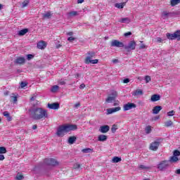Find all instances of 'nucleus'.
<instances>
[{
    "instance_id": "f257e3e1",
    "label": "nucleus",
    "mask_w": 180,
    "mask_h": 180,
    "mask_svg": "<svg viewBox=\"0 0 180 180\" xmlns=\"http://www.w3.org/2000/svg\"><path fill=\"white\" fill-rule=\"evenodd\" d=\"M28 113L31 119H34V120H40L49 117L47 110L41 108H31L28 110Z\"/></svg>"
},
{
    "instance_id": "f03ea898",
    "label": "nucleus",
    "mask_w": 180,
    "mask_h": 180,
    "mask_svg": "<svg viewBox=\"0 0 180 180\" xmlns=\"http://www.w3.org/2000/svg\"><path fill=\"white\" fill-rule=\"evenodd\" d=\"M77 127L75 124H68V125H60L57 129L56 135L58 137H64L65 133L71 131L72 130H77Z\"/></svg>"
},
{
    "instance_id": "7ed1b4c3",
    "label": "nucleus",
    "mask_w": 180,
    "mask_h": 180,
    "mask_svg": "<svg viewBox=\"0 0 180 180\" xmlns=\"http://www.w3.org/2000/svg\"><path fill=\"white\" fill-rule=\"evenodd\" d=\"M96 56V53L94 51L87 52V56L86 57V58L84 60L85 64H98V63H99V60L92 59Z\"/></svg>"
},
{
    "instance_id": "20e7f679",
    "label": "nucleus",
    "mask_w": 180,
    "mask_h": 180,
    "mask_svg": "<svg viewBox=\"0 0 180 180\" xmlns=\"http://www.w3.org/2000/svg\"><path fill=\"white\" fill-rule=\"evenodd\" d=\"M160 143H162V139L159 138L156 139L154 142L150 143V150H152V151H157L158 150V147H160Z\"/></svg>"
},
{
    "instance_id": "39448f33",
    "label": "nucleus",
    "mask_w": 180,
    "mask_h": 180,
    "mask_svg": "<svg viewBox=\"0 0 180 180\" xmlns=\"http://www.w3.org/2000/svg\"><path fill=\"white\" fill-rule=\"evenodd\" d=\"M168 167H169V161L162 160L158 165V169L159 171H165V169H168Z\"/></svg>"
},
{
    "instance_id": "423d86ee",
    "label": "nucleus",
    "mask_w": 180,
    "mask_h": 180,
    "mask_svg": "<svg viewBox=\"0 0 180 180\" xmlns=\"http://www.w3.org/2000/svg\"><path fill=\"white\" fill-rule=\"evenodd\" d=\"M166 36L169 40H175V39H177L178 41H180V30H177L173 34L167 33Z\"/></svg>"
},
{
    "instance_id": "0eeeda50",
    "label": "nucleus",
    "mask_w": 180,
    "mask_h": 180,
    "mask_svg": "<svg viewBox=\"0 0 180 180\" xmlns=\"http://www.w3.org/2000/svg\"><path fill=\"white\" fill-rule=\"evenodd\" d=\"M137 44L134 41H130L128 45H124V48L127 51H131V50H136Z\"/></svg>"
},
{
    "instance_id": "6e6552de",
    "label": "nucleus",
    "mask_w": 180,
    "mask_h": 180,
    "mask_svg": "<svg viewBox=\"0 0 180 180\" xmlns=\"http://www.w3.org/2000/svg\"><path fill=\"white\" fill-rule=\"evenodd\" d=\"M111 47H124V44L117 39H113L110 42Z\"/></svg>"
},
{
    "instance_id": "1a4fd4ad",
    "label": "nucleus",
    "mask_w": 180,
    "mask_h": 180,
    "mask_svg": "<svg viewBox=\"0 0 180 180\" xmlns=\"http://www.w3.org/2000/svg\"><path fill=\"white\" fill-rule=\"evenodd\" d=\"M177 13L173 12V13H169L168 11H163L162 13V19H168L169 18H172V16H176Z\"/></svg>"
},
{
    "instance_id": "9d476101",
    "label": "nucleus",
    "mask_w": 180,
    "mask_h": 180,
    "mask_svg": "<svg viewBox=\"0 0 180 180\" xmlns=\"http://www.w3.org/2000/svg\"><path fill=\"white\" fill-rule=\"evenodd\" d=\"M44 164H45V165H58V162H57V160H56V159H45L44 161Z\"/></svg>"
},
{
    "instance_id": "9b49d317",
    "label": "nucleus",
    "mask_w": 180,
    "mask_h": 180,
    "mask_svg": "<svg viewBox=\"0 0 180 180\" xmlns=\"http://www.w3.org/2000/svg\"><path fill=\"white\" fill-rule=\"evenodd\" d=\"M135 108H137V105L133 103H127V104L124 105L123 110H130L131 109H135Z\"/></svg>"
},
{
    "instance_id": "f8f14e48",
    "label": "nucleus",
    "mask_w": 180,
    "mask_h": 180,
    "mask_svg": "<svg viewBox=\"0 0 180 180\" xmlns=\"http://www.w3.org/2000/svg\"><path fill=\"white\" fill-rule=\"evenodd\" d=\"M48 108L49 109H53V110L60 109V103H48Z\"/></svg>"
},
{
    "instance_id": "ddd939ff",
    "label": "nucleus",
    "mask_w": 180,
    "mask_h": 180,
    "mask_svg": "<svg viewBox=\"0 0 180 180\" xmlns=\"http://www.w3.org/2000/svg\"><path fill=\"white\" fill-rule=\"evenodd\" d=\"M122 109L120 107H115L112 108L107 109V115H112V113H115V112H119Z\"/></svg>"
},
{
    "instance_id": "4468645a",
    "label": "nucleus",
    "mask_w": 180,
    "mask_h": 180,
    "mask_svg": "<svg viewBox=\"0 0 180 180\" xmlns=\"http://www.w3.org/2000/svg\"><path fill=\"white\" fill-rule=\"evenodd\" d=\"M47 47V44L44 41H41L37 43V49L40 50H44V49Z\"/></svg>"
},
{
    "instance_id": "2eb2a0df",
    "label": "nucleus",
    "mask_w": 180,
    "mask_h": 180,
    "mask_svg": "<svg viewBox=\"0 0 180 180\" xmlns=\"http://www.w3.org/2000/svg\"><path fill=\"white\" fill-rule=\"evenodd\" d=\"M110 129L109 125H103L100 127L99 131H101V133H108Z\"/></svg>"
},
{
    "instance_id": "dca6fc26",
    "label": "nucleus",
    "mask_w": 180,
    "mask_h": 180,
    "mask_svg": "<svg viewBox=\"0 0 180 180\" xmlns=\"http://www.w3.org/2000/svg\"><path fill=\"white\" fill-rule=\"evenodd\" d=\"M162 107L160 105H156L153 109V115H158L160 113V111L162 110Z\"/></svg>"
},
{
    "instance_id": "f3484780",
    "label": "nucleus",
    "mask_w": 180,
    "mask_h": 180,
    "mask_svg": "<svg viewBox=\"0 0 180 180\" xmlns=\"http://www.w3.org/2000/svg\"><path fill=\"white\" fill-rule=\"evenodd\" d=\"M144 93L143 92V90L138 89L136 91L132 92V96H140L143 95Z\"/></svg>"
},
{
    "instance_id": "a211bd4d",
    "label": "nucleus",
    "mask_w": 180,
    "mask_h": 180,
    "mask_svg": "<svg viewBox=\"0 0 180 180\" xmlns=\"http://www.w3.org/2000/svg\"><path fill=\"white\" fill-rule=\"evenodd\" d=\"M25 62H26V59H25L24 57L17 58L16 60H15V64H25Z\"/></svg>"
},
{
    "instance_id": "6ab92c4d",
    "label": "nucleus",
    "mask_w": 180,
    "mask_h": 180,
    "mask_svg": "<svg viewBox=\"0 0 180 180\" xmlns=\"http://www.w3.org/2000/svg\"><path fill=\"white\" fill-rule=\"evenodd\" d=\"M160 99H161V96H160V94H153L150 98V101L152 102H157L158 101H160Z\"/></svg>"
},
{
    "instance_id": "aec40b11",
    "label": "nucleus",
    "mask_w": 180,
    "mask_h": 180,
    "mask_svg": "<svg viewBox=\"0 0 180 180\" xmlns=\"http://www.w3.org/2000/svg\"><path fill=\"white\" fill-rule=\"evenodd\" d=\"M118 22H120V23H130L131 20H130V18L127 17L120 19Z\"/></svg>"
},
{
    "instance_id": "412c9836",
    "label": "nucleus",
    "mask_w": 180,
    "mask_h": 180,
    "mask_svg": "<svg viewBox=\"0 0 180 180\" xmlns=\"http://www.w3.org/2000/svg\"><path fill=\"white\" fill-rule=\"evenodd\" d=\"M11 99V101L13 102V103H16L18 102V94H12Z\"/></svg>"
},
{
    "instance_id": "4be33fe9",
    "label": "nucleus",
    "mask_w": 180,
    "mask_h": 180,
    "mask_svg": "<svg viewBox=\"0 0 180 180\" xmlns=\"http://www.w3.org/2000/svg\"><path fill=\"white\" fill-rule=\"evenodd\" d=\"M98 140V141H106V140H108V136L103 134L99 135Z\"/></svg>"
},
{
    "instance_id": "5701e85b",
    "label": "nucleus",
    "mask_w": 180,
    "mask_h": 180,
    "mask_svg": "<svg viewBox=\"0 0 180 180\" xmlns=\"http://www.w3.org/2000/svg\"><path fill=\"white\" fill-rule=\"evenodd\" d=\"M75 141H77V137H75V136H70L68 139V143L69 144H74V143H75Z\"/></svg>"
},
{
    "instance_id": "b1692460",
    "label": "nucleus",
    "mask_w": 180,
    "mask_h": 180,
    "mask_svg": "<svg viewBox=\"0 0 180 180\" xmlns=\"http://www.w3.org/2000/svg\"><path fill=\"white\" fill-rule=\"evenodd\" d=\"M4 116H5L6 117H7V120L8 122H11L12 120V117H11V115L9 114V112L8 111H4L3 112Z\"/></svg>"
},
{
    "instance_id": "393cba45",
    "label": "nucleus",
    "mask_w": 180,
    "mask_h": 180,
    "mask_svg": "<svg viewBox=\"0 0 180 180\" xmlns=\"http://www.w3.org/2000/svg\"><path fill=\"white\" fill-rule=\"evenodd\" d=\"M168 161L169 162H177V161H179V159L177 156L174 155L172 156Z\"/></svg>"
},
{
    "instance_id": "a878e982",
    "label": "nucleus",
    "mask_w": 180,
    "mask_h": 180,
    "mask_svg": "<svg viewBox=\"0 0 180 180\" xmlns=\"http://www.w3.org/2000/svg\"><path fill=\"white\" fill-rule=\"evenodd\" d=\"M27 32H29L28 29L21 30L18 32V36H25V34H26V33H27Z\"/></svg>"
},
{
    "instance_id": "bb28decb",
    "label": "nucleus",
    "mask_w": 180,
    "mask_h": 180,
    "mask_svg": "<svg viewBox=\"0 0 180 180\" xmlns=\"http://www.w3.org/2000/svg\"><path fill=\"white\" fill-rule=\"evenodd\" d=\"M120 161H122V158H119L117 156H115L112 160V162H113L114 164L120 162Z\"/></svg>"
},
{
    "instance_id": "cd10ccee",
    "label": "nucleus",
    "mask_w": 180,
    "mask_h": 180,
    "mask_svg": "<svg viewBox=\"0 0 180 180\" xmlns=\"http://www.w3.org/2000/svg\"><path fill=\"white\" fill-rule=\"evenodd\" d=\"M59 89L60 87L58 85H54L51 88V92H52L53 94H56V92H57Z\"/></svg>"
},
{
    "instance_id": "c85d7f7f",
    "label": "nucleus",
    "mask_w": 180,
    "mask_h": 180,
    "mask_svg": "<svg viewBox=\"0 0 180 180\" xmlns=\"http://www.w3.org/2000/svg\"><path fill=\"white\" fill-rule=\"evenodd\" d=\"M51 18V12L47 11L46 13L43 14L44 19H50Z\"/></svg>"
},
{
    "instance_id": "c756f323",
    "label": "nucleus",
    "mask_w": 180,
    "mask_h": 180,
    "mask_svg": "<svg viewBox=\"0 0 180 180\" xmlns=\"http://www.w3.org/2000/svg\"><path fill=\"white\" fill-rule=\"evenodd\" d=\"M78 15V12L73 11L68 13V18H72L74 16H77Z\"/></svg>"
},
{
    "instance_id": "7c9ffc66",
    "label": "nucleus",
    "mask_w": 180,
    "mask_h": 180,
    "mask_svg": "<svg viewBox=\"0 0 180 180\" xmlns=\"http://www.w3.org/2000/svg\"><path fill=\"white\" fill-rule=\"evenodd\" d=\"M115 6L118 9H123L124 8V3H117L115 4Z\"/></svg>"
},
{
    "instance_id": "2f4dec72",
    "label": "nucleus",
    "mask_w": 180,
    "mask_h": 180,
    "mask_svg": "<svg viewBox=\"0 0 180 180\" xmlns=\"http://www.w3.org/2000/svg\"><path fill=\"white\" fill-rule=\"evenodd\" d=\"M115 99H116L115 97H112V96H108L105 99V102H107V103H110L113 102V101H115Z\"/></svg>"
},
{
    "instance_id": "473e14b6",
    "label": "nucleus",
    "mask_w": 180,
    "mask_h": 180,
    "mask_svg": "<svg viewBox=\"0 0 180 180\" xmlns=\"http://www.w3.org/2000/svg\"><path fill=\"white\" fill-rule=\"evenodd\" d=\"M178 4H180V0H171L172 6H175L176 5H178Z\"/></svg>"
},
{
    "instance_id": "72a5a7b5",
    "label": "nucleus",
    "mask_w": 180,
    "mask_h": 180,
    "mask_svg": "<svg viewBox=\"0 0 180 180\" xmlns=\"http://www.w3.org/2000/svg\"><path fill=\"white\" fill-rule=\"evenodd\" d=\"M7 150L6 148L4 146H0V154H6Z\"/></svg>"
},
{
    "instance_id": "f704fd0d",
    "label": "nucleus",
    "mask_w": 180,
    "mask_h": 180,
    "mask_svg": "<svg viewBox=\"0 0 180 180\" xmlns=\"http://www.w3.org/2000/svg\"><path fill=\"white\" fill-rule=\"evenodd\" d=\"M139 169H151V167L141 165H139Z\"/></svg>"
},
{
    "instance_id": "c9c22d12",
    "label": "nucleus",
    "mask_w": 180,
    "mask_h": 180,
    "mask_svg": "<svg viewBox=\"0 0 180 180\" xmlns=\"http://www.w3.org/2000/svg\"><path fill=\"white\" fill-rule=\"evenodd\" d=\"M146 134H150L151 133V126H147L145 129Z\"/></svg>"
},
{
    "instance_id": "e433bc0d",
    "label": "nucleus",
    "mask_w": 180,
    "mask_h": 180,
    "mask_svg": "<svg viewBox=\"0 0 180 180\" xmlns=\"http://www.w3.org/2000/svg\"><path fill=\"white\" fill-rule=\"evenodd\" d=\"M173 123L172 121L168 120L167 122H165V127H170V126H172Z\"/></svg>"
},
{
    "instance_id": "4c0bfd02",
    "label": "nucleus",
    "mask_w": 180,
    "mask_h": 180,
    "mask_svg": "<svg viewBox=\"0 0 180 180\" xmlns=\"http://www.w3.org/2000/svg\"><path fill=\"white\" fill-rule=\"evenodd\" d=\"M30 2V1L29 0H25V1L22 2V8H26V6H27V5H29Z\"/></svg>"
},
{
    "instance_id": "58836bf2",
    "label": "nucleus",
    "mask_w": 180,
    "mask_h": 180,
    "mask_svg": "<svg viewBox=\"0 0 180 180\" xmlns=\"http://www.w3.org/2000/svg\"><path fill=\"white\" fill-rule=\"evenodd\" d=\"M117 130V125L113 124L111 128L112 133H116V131Z\"/></svg>"
},
{
    "instance_id": "ea45409f",
    "label": "nucleus",
    "mask_w": 180,
    "mask_h": 180,
    "mask_svg": "<svg viewBox=\"0 0 180 180\" xmlns=\"http://www.w3.org/2000/svg\"><path fill=\"white\" fill-rule=\"evenodd\" d=\"M92 150L89 148H86L84 149H82V153H84V154H88V153H89L90 151H91Z\"/></svg>"
},
{
    "instance_id": "a19ab883",
    "label": "nucleus",
    "mask_w": 180,
    "mask_h": 180,
    "mask_svg": "<svg viewBox=\"0 0 180 180\" xmlns=\"http://www.w3.org/2000/svg\"><path fill=\"white\" fill-rule=\"evenodd\" d=\"M173 155H174L175 157H179L180 155V151L178 150H176L174 151Z\"/></svg>"
},
{
    "instance_id": "79ce46f5",
    "label": "nucleus",
    "mask_w": 180,
    "mask_h": 180,
    "mask_svg": "<svg viewBox=\"0 0 180 180\" xmlns=\"http://www.w3.org/2000/svg\"><path fill=\"white\" fill-rule=\"evenodd\" d=\"M145 81H146V84H148V82H150V81H151V77L150 76H146Z\"/></svg>"
},
{
    "instance_id": "37998d69",
    "label": "nucleus",
    "mask_w": 180,
    "mask_h": 180,
    "mask_svg": "<svg viewBox=\"0 0 180 180\" xmlns=\"http://www.w3.org/2000/svg\"><path fill=\"white\" fill-rule=\"evenodd\" d=\"M20 85L21 88H25V86H27V82H22Z\"/></svg>"
},
{
    "instance_id": "c03bdc74",
    "label": "nucleus",
    "mask_w": 180,
    "mask_h": 180,
    "mask_svg": "<svg viewBox=\"0 0 180 180\" xmlns=\"http://www.w3.org/2000/svg\"><path fill=\"white\" fill-rule=\"evenodd\" d=\"M34 58V56L32 54L27 55V60H32V58Z\"/></svg>"
},
{
    "instance_id": "a18cd8bd",
    "label": "nucleus",
    "mask_w": 180,
    "mask_h": 180,
    "mask_svg": "<svg viewBox=\"0 0 180 180\" xmlns=\"http://www.w3.org/2000/svg\"><path fill=\"white\" fill-rule=\"evenodd\" d=\"M15 179H17V180H22V179H23V175H22V174L17 175L15 176Z\"/></svg>"
},
{
    "instance_id": "49530a36",
    "label": "nucleus",
    "mask_w": 180,
    "mask_h": 180,
    "mask_svg": "<svg viewBox=\"0 0 180 180\" xmlns=\"http://www.w3.org/2000/svg\"><path fill=\"white\" fill-rule=\"evenodd\" d=\"M174 115H175V111L174 110H172L167 112V115L168 116H174Z\"/></svg>"
},
{
    "instance_id": "de8ad7c7",
    "label": "nucleus",
    "mask_w": 180,
    "mask_h": 180,
    "mask_svg": "<svg viewBox=\"0 0 180 180\" xmlns=\"http://www.w3.org/2000/svg\"><path fill=\"white\" fill-rule=\"evenodd\" d=\"M111 96H112V98H115L116 99V96H117V91H112L111 93Z\"/></svg>"
},
{
    "instance_id": "09e8293b",
    "label": "nucleus",
    "mask_w": 180,
    "mask_h": 180,
    "mask_svg": "<svg viewBox=\"0 0 180 180\" xmlns=\"http://www.w3.org/2000/svg\"><path fill=\"white\" fill-rule=\"evenodd\" d=\"M80 167H81V165H79V163H76L74 165L75 169H79V168H80Z\"/></svg>"
},
{
    "instance_id": "8fccbe9b",
    "label": "nucleus",
    "mask_w": 180,
    "mask_h": 180,
    "mask_svg": "<svg viewBox=\"0 0 180 180\" xmlns=\"http://www.w3.org/2000/svg\"><path fill=\"white\" fill-rule=\"evenodd\" d=\"M79 106H81V103L79 102L77 103L76 104H75L74 108L75 109H78V108H79Z\"/></svg>"
},
{
    "instance_id": "3c124183",
    "label": "nucleus",
    "mask_w": 180,
    "mask_h": 180,
    "mask_svg": "<svg viewBox=\"0 0 180 180\" xmlns=\"http://www.w3.org/2000/svg\"><path fill=\"white\" fill-rule=\"evenodd\" d=\"M68 41H70V43H72V41H74V40H75V38L73 37H70L68 38Z\"/></svg>"
},
{
    "instance_id": "603ef678",
    "label": "nucleus",
    "mask_w": 180,
    "mask_h": 180,
    "mask_svg": "<svg viewBox=\"0 0 180 180\" xmlns=\"http://www.w3.org/2000/svg\"><path fill=\"white\" fill-rule=\"evenodd\" d=\"M125 37H129V36H131V32H128L124 34Z\"/></svg>"
},
{
    "instance_id": "864d4df0",
    "label": "nucleus",
    "mask_w": 180,
    "mask_h": 180,
    "mask_svg": "<svg viewBox=\"0 0 180 180\" xmlns=\"http://www.w3.org/2000/svg\"><path fill=\"white\" fill-rule=\"evenodd\" d=\"M124 84H129L130 82V79L127 78L123 80Z\"/></svg>"
},
{
    "instance_id": "5fc2aeb1",
    "label": "nucleus",
    "mask_w": 180,
    "mask_h": 180,
    "mask_svg": "<svg viewBox=\"0 0 180 180\" xmlns=\"http://www.w3.org/2000/svg\"><path fill=\"white\" fill-rule=\"evenodd\" d=\"M58 84L60 85H65V82L64 80L61 79V80L59 81Z\"/></svg>"
},
{
    "instance_id": "6e6d98bb",
    "label": "nucleus",
    "mask_w": 180,
    "mask_h": 180,
    "mask_svg": "<svg viewBox=\"0 0 180 180\" xmlns=\"http://www.w3.org/2000/svg\"><path fill=\"white\" fill-rule=\"evenodd\" d=\"M143 49H146V45H144V44H141L139 46V50H141Z\"/></svg>"
},
{
    "instance_id": "4d7b16f0",
    "label": "nucleus",
    "mask_w": 180,
    "mask_h": 180,
    "mask_svg": "<svg viewBox=\"0 0 180 180\" xmlns=\"http://www.w3.org/2000/svg\"><path fill=\"white\" fill-rule=\"evenodd\" d=\"M5 160V156L4 155H0V161H4Z\"/></svg>"
},
{
    "instance_id": "13d9d810",
    "label": "nucleus",
    "mask_w": 180,
    "mask_h": 180,
    "mask_svg": "<svg viewBox=\"0 0 180 180\" xmlns=\"http://www.w3.org/2000/svg\"><path fill=\"white\" fill-rule=\"evenodd\" d=\"M84 88H85V84H82L79 86V89H84Z\"/></svg>"
},
{
    "instance_id": "bf43d9fd",
    "label": "nucleus",
    "mask_w": 180,
    "mask_h": 180,
    "mask_svg": "<svg viewBox=\"0 0 180 180\" xmlns=\"http://www.w3.org/2000/svg\"><path fill=\"white\" fill-rule=\"evenodd\" d=\"M112 63H113V64H117V63H119V60H117V59H113V60H112Z\"/></svg>"
},
{
    "instance_id": "052dcab7",
    "label": "nucleus",
    "mask_w": 180,
    "mask_h": 180,
    "mask_svg": "<svg viewBox=\"0 0 180 180\" xmlns=\"http://www.w3.org/2000/svg\"><path fill=\"white\" fill-rule=\"evenodd\" d=\"M157 41H158V43H161V41H162V39H161V37H158Z\"/></svg>"
},
{
    "instance_id": "680f3d73",
    "label": "nucleus",
    "mask_w": 180,
    "mask_h": 180,
    "mask_svg": "<svg viewBox=\"0 0 180 180\" xmlns=\"http://www.w3.org/2000/svg\"><path fill=\"white\" fill-rule=\"evenodd\" d=\"M175 174H176L177 175H180V169H178L175 171Z\"/></svg>"
},
{
    "instance_id": "e2e57ef3",
    "label": "nucleus",
    "mask_w": 180,
    "mask_h": 180,
    "mask_svg": "<svg viewBox=\"0 0 180 180\" xmlns=\"http://www.w3.org/2000/svg\"><path fill=\"white\" fill-rule=\"evenodd\" d=\"M36 99V96L31 97L30 101H34Z\"/></svg>"
},
{
    "instance_id": "0e129e2a",
    "label": "nucleus",
    "mask_w": 180,
    "mask_h": 180,
    "mask_svg": "<svg viewBox=\"0 0 180 180\" xmlns=\"http://www.w3.org/2000/svg\"><path fill=\"white\" fill-rule=\"evenodd\" d=\"M32 129L33 130H36V129H37V126L36 124L33 125Z\"/></svg>"
},
{
    "instance_id": "69168bd1",
    "label": "nucleus",
    "mask_w": 180,
    "mask_h": 180,
    "mask_svg": "<svg viewBox=\"0 0 180 180\" xmlns=\"http://www.w3.org/2000/svg\"><path fill=\"white\" fill-rule=\"evenodd\" d=\"M72 34H74V32H70L68 33V36H72Z\"/></svg>"
},
{
    "instance_id": "338daca9",
    "label": "nucleus",
    "mask_w": 180,
    "mask_h": 180,
    "mask_svg": "<svg viewBox=\"0 0 180 180\" xmlns=\"http://www.w3.org/2000/svg\"><path fill=\"white\" fill-rule=\"evenodd\" d=\"M84 0H77V4H82Z\"/></svg>"
},
{
    "instance_id": "774afa93",
    "label": "nucleus",
    "mask_w": 180,
    "mask_h": 180,
    "mask_svg": "<svg viewBox=\"0 0 180 180\" xmlns=\"http://www.w3.org/2000/svg\"><path fill=\"white\" fill-rule=\"evenodd\" d=\"M79 76H80V75H79V73H77V74H76V77H77V78H79Z\"/></svg>"
}]
</instances>
